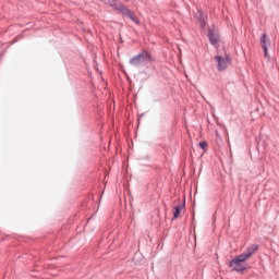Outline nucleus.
I'll list each match as a JSON object with an SVG mask.
<instances>
[{
	"mask_svg": "<svg viewBox=\"0 0 279 279\" xmlns=\"http://www.w3.org/2000/svg\"><path fill=\"white\" fill-rule=\"evenodd\" d=\"M256 252H258V244H253L248 246L245 250V252L232 258L229 262L228 267L232 269V271H236L238 274H243L247 269V267H245L243 263H245L247 258H252V256H254Z\"/></svg>",
	"mask_w": 279,
	"mask_h": 279,
	"instance_id": "f257e3e1",
	"label": "nucleus"
},
{
	"mask_svg": "<svg viewBox=\"0 0 279 279\" xmlns=\"http://www.w3.org/2000/svg\"><path fill=\"white\" fill-rule=\"evenodd\" d=\"M184 208H186V201L183 199L182 203H179L177 206L173 207V218L172 220L175 221V219H178L182 213V210H184Z\"/></svg>",
	"mask_w": 279,
	"mask_h": 279,
	"instance_id": "423d86ee",
	"label": "nucleus"
},
{
	"mask_svg": "<svg viewBox=\"0 0 279 279\" xmlns=\"http://www.w3.org/2000/svg\"><path fill=\"white\" fill-rule=\"evenodd\" d=\"M207 37H208L210 45H213L214 47H215V45H217V43H219V35L216 34L215 29H213V28L208 29Z\"/></svg>",
	"mask_w": 279,
	"mask_h": 279,
	"instance_id": "0eeeda50",
	"label": "nucleus"
},
{
	"mask_svg": "<svg viewBox=\"0 0 279 279\" xmlns=\"http://www.w3.org/2000/svg\"><path fill=\"white\" fill-rule=\"evenodd\" d=\"M149 62H154V57H151V53L147 50H142L129 60V64L135 68L143 66V64H149Z\"/></svg>",
	"mask_w": 279,
	"mask_h": 279,
	"instance_id": "7ed1b4c3",
	"label": "nucleus"
},
{
	"mask_svg": "<svg viewBox=\"0 0 279 279\" xmlns=\"http://www.w3.org/2000/svg\"><path fill=\"white\" fill-rule=\"evenodd\" d=\"M265 58H269V53L267 52V48L264 46L263 48Z\"/></svg>",
	"mask_w": 279,
	"mask_h": 279,
	"instance_id": "9d476101",
	"label": "nucleus"
},
{
	"mask_svg": "<svg viewBox=\"0 0 279 279\" xmlns=\"http://www.w3.org/2000/svg\"><path fill=\"white\" fill-rule=\"evenodd\" d=\"M109 7L116 10V12H121L123 16H126V19H130L131 21H133L135 25H141V21L136 16H134V13H132L130 9L125 7V4L121 3V1L109 0Z\"/></svg>",
	"mask_w": 279,
	"mask_h": 279,
	"instance_id": "f03ea898",
	"label": "nucleus"
},
{
	"mask_svg": "<svg viewBox=\"0 0 279 279\" xmlns=\"http://www.w3.org/2000/svg\"><path fill=\"white\" fill-rule=\"evenodd\" d=\"M260 45H262V49H265V47L266 49L268 47H271V39H269V37H267V34L265 33L262 35Z\"/></svg>",
	"mask_w": 279,
	"mask_h": 279,
	"instance_id": "6e6552de",
	"label": "nucleus"
},
{
	"mask_svg": "<svg viewBox=\"0 0 279 279\" xmlns=\"http://www.w3.org/2000/svg\"><path fill=\"white\" fill-rule=\"evenodd\" d=\"M215 60L217 62V70L219 73H223V71L228 69V64H232V58L230 54H226L225 57L217 54L215 56Z\"/></svg>",
	"mask_w": 279,
	"mask_h": 279,
	"instance_id": "20e7f679",
	"label": "nucleus"
},
{
	"mask_svg": "<svg viewBox=\"0 0 279 279\" xmlns=\"http://www.w3.org/2000/svg\"><path fill=\"white\" fill-rule=\"evenodd\" d=\"M198 147H201V149H206L208 147V143L206 141L199 142Z\"/></svg>",
	"mask_w": 279,
	"mask_h": 279,
	"instance_id": "1a4fd4ad",
	"label": "nucleus"
},
{
	"mask_svg": "<svg viewBox=\"0 0 279 279\" xmlns=\"http://www.w3.org/2000/svg\"><path fill=\"white\" fill-rule=\"evenodd\" d=\"M195 19L197 20V25L201 27V29H205L206 22L208 21V15L205 14L203 10L197 9L195 13Z\"/></svg>",
	"mask_w": 279,
	"mask_h": 279,
	"instance_id": "39448f33",
	"label": "nucleus"
}]
</instances>
